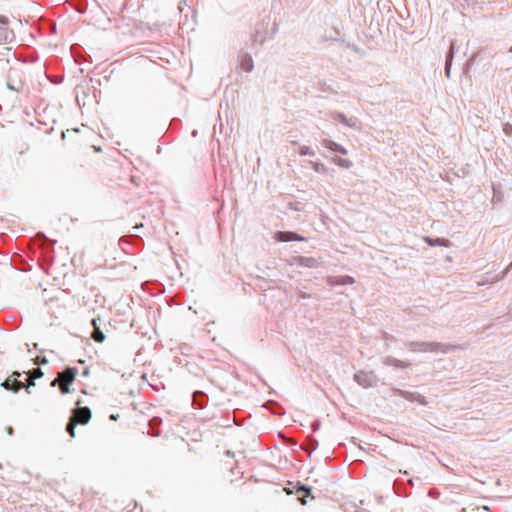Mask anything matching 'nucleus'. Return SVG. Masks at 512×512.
<instances>
[{"label": "nucleus", "mask_w": 512, "mask_h": 512, "mask_svg": "<svg viewBox=\"0 0 512 512\" xmlns=\"http://www.w3.org/2000/svg\"><path fill=\"white\" fill-rule=\"evenodd\" d=\"M405 346L412 352L447 353L458 348L456 345H446L439 342L409 341Z\"/></svg>", "instance_id": "f257e3e1"}, {"label": "nucleus", "mask_w": 512, "mask_h": 512, "mask_svg": "<svg viewBox=\"0 0 512 512\" xmlns=\"http://www.w3.org/2000/svg\"><path fill=\"white\" fill-rule=\"evenodd\" d=\"M76 375V368L67 367L57 374V377L51 382V386L59 385L60 392L67 394L70 392L69 386L74 382Z\"/></svg>", "instance_id": "f03ea898"}, {"label": "nucleus", "mask_w": 512, "mask_h": 512, "mask_svg": "<svg viewBox=\"0 0 512 512\" xmlns=\"http://www.w3.org/2000/svg\"><path fill=\"white\" fill-rule=\"evenodd\" d=\"M355 382L364 387L370 388L377 385L378 378L373 372L359 371L354 374Z\"/></svg>", "instance_id": "7ed1b4c3"}, {"label": "nucleus", "mask_w": 512, "mask_h": 512, "mask_svg": "<svg viewBox=\"0 0 512 512\" xmlns=\"http://www.w3.org/2000/svg\"><path fill=\"white\" fill-rule=\"evenodd\" d=\"M70 418L74 420L77 424L85 425L91 419V410L86 406H78L77 408L72 410Z\"/></svg>", "instance_id": "20e7f679"}, {"label": "nucleus", "mask_w": 512, "mask_h": 512, "mask_svg": "<svg viewBox=\"0 0 512 512\" xmlns=\"http://www.w3.org/2000/svg\"><path fill=\"white\" fill-rule=\"evenodd\" d=\"M393 392L396 395H398L410 402H418L419 404H421L423 406H426L428 404L426 398L418 392L405 391V390H401V389H397V388L393 389Z\"/></svg>", "instance_id": "39448f33"}, {"label": "nucleus", "mask_w": 512, "mask_h": 512, "mask_svg": "<svg viewBox=\"0 0 512 512\" xmlns=\"http://www.w3.org/2000/svg\"><path fill=\"white\" fill-rule=\"evenodd\" d=\"M14 34L8 27V20L4 17H0V45L9 43L12 41Z\"/></svg>", "instance_id": "423d86ee"}, {"label": "nucleus", "mask_w": 512, "mask_h": 512, "mask_svg": "<svg viewBox=\"0 0 512 512\" xmlns=\"http://www.w3.org/2000/svg\"><path fill=\"white\" fill-rule=\"evenodd\" d=\"M275 239L279 242L306 241V238L291 231H279L275 234Z\"/></svg>", "instance_id": "0eeeda50"}, {"label": "nucleus", "mask_w": 512, "mask_h": 512, "mask_svg": "<svg viewBox=\"0 0 512 512\" xmlns=\"http://www.w3.org/2000/svg\"><path fill=\"white\" fill-rule=\"evenodd\" d=\"M13 376L15 377L13 380L6 379L1 386L4 387L6 390H13L18 391L22 388H24V384L22 381H19L17 378L21 376L19 372H14Z\"/></svg>", "instance_id": "6e6552de"}, {"label": "nucleus", "mask_w": 512, "mask_h": 512, "mask_svg": "<svg viewBox=\"0 0 512 512\" xmlns=\"http://www.w3.org/2000/svg\"><path fill=\"white\" fill-rule=\"evenodd\" d=\"M354 282V278L348 275L328 277V284L330 286L348 285L353 284Z\"/></svg>", "instance_id": "1a4fd4ad"}, {"label": "nucleus", "mask_w": 512, "mask_h": 512, "mask_svg": "<svg viewBox=\"0 0 512 512\" xmlns=\"http://www.w3.org/2000/svg\"><path fill=\"white\" fill-rule=\"evenodd\" d=\"M321 144L323 147H325L333 152H338L342 155H346L348 153V151L345 147H343L342 145H340L330 139H323L321 141Z\"/></svg>", "instance_id": "9d476101"}, {"label": "nucleus", "mask_w": 512, "mask_h": 512, "mask_svg": "<svg viewBox=\"0 0 512 512\" xmlns=\"http://www.w3.org/2000/svg\"><path fill=\"white\" fill-rule=\"evenodd\" d=\"M382 363L385 366H393L395 368H401V369H404V368H407V367L410 366L409 362H404L402 360L396 359V358L391 357V356L384 357L382 359Z\"/></svg>", "instance_id": "9b49d317"}, {"label": "nucleus", "mask_w": 512, "mask_h": 512, "mask_svg": "<svg viewBox=\"0 0 512 512\" xmlns=\"http://www.w3.org/2000/svg\"><path fill=\"white\" fill-rule=\"evenodd\" d=\"M455 54V43L452 41L450 43L449 50L446 54V62H445V75L447 78H450L451 65Z\"/></svg>", "instance_id": "f8f14e48"}, {"label": "nucleus", "mask_w": 512, "mask_h": 512, "mask_svg": "<svg viewBox=\"0 0 512 512\" xmlns=\"http://www.w3.org/2000/svg\"><path fill=\"white\" fill-rule=\"evenodd\" d=\"M15 74H16L15 70H13L10 73L8 81H7V87H8V89L15 91V92L23 91L24 83L21 80H18V81L14 80L13 77Z\"/></svg>", "instance_id": "ddd939ff"}, {"label": "nucleus", "mask_w": 512, "mask_h": 512, "mask_svg": "<svg viewBox=\"0 0 512 512\" xmlns=\"http://www.w3.org/2000/svg\"><path fill=\"white\" fill-rule=\"evenodd\" d=\"M91 324L93 326V331L91 332V338L97 342L102 343L105 340V335L100 329V327L97 325V319H92Z\"/></svg>", "instance_id": "4468645a"}, {"label": "nucleus", "mask_w": 512, "mask_h": 512, "mask_svg": "<svg viewBox=\"0 0 512 512\" xmlns=\"http://www.w3.org/2000/svg\"><path fill=\"white\" fill-rule=\"evenodd\" d=\"M332 118L334 120H337L344 124L347 127H355L356 126V119L354 118H347L344 114L339 112H334L331 114Z\"/></svg>", "instance_id": "2eb2a0df"}, {"label": "nucleus", "mask_w": 512, "mask_h": 512, "mask_svg": "<svg viewBox=\"0 0 512 512\" xmlns=\"http://www.w3.org/2000/svg\"><path fill=\"white\" fill-rule=\"evenodd\" d=\"M193 402L198 406L199 409H202L208 403L207 395L202 391H195L193 393Z\"/></svg>", "instance_id": "dca6fc26"}, {"label": "nucleus", "mask_w": 512, "mask_h": 512, "mask_svg": "<svg viewBox=\"0 0 512 512\" xmlns=\"http://www.w3.org/2000/svg\"><path fill=\"white\" fill-rule=\"evenodd\" d=\"M424 241L429 246H432V247H434V246H444V247L451 246V242L448 239H444V238L424 237Z\"/></svg>", "instance_id": "f3484780"}, {"label": "nucleus", "mask_w": 512, "mask_h": 512, "mask_svg": "<svg viewBox=\"0 0 512 512\" xmlns=\"http://www.w3.org/2000/svg\"><path fill=\"white\" fill-rule=\"evenodd\" d=\"M240 66L245 72H251L254 68L252 57L249 54L242 55Z\"/></svg>", "instance_id": "a211bd4d"}, {"label": "nucleus", "mask_w": 512, "mask_h": 512, "mask_svg": "<svg viewBox=\"0 0 512 512\" xmlns=\"http://www.w3.org/2000/svg\"><path fill=\"white\" fill-rule=\"evenodd\" d=\"M312 168L314 169L315 172L317 173H320V174H328L330 171L331 172H335L334 169H330L328 168L327 166H325L323 163H320V162H314V161H309L308 162Z\"/></svg>", "instance_id": "6ab92c4d"}, {"label": "nucleus", "mask_w": 512, "mask_h": 512, "mask_svg": "<svg viewBox=\"0 0 512 512\" xmlns=\"http://www.w3.org/2000/svg\"><path fill=\"white\" fill-rule=\"evenodd\" d=\"M299 265L308 267V268H314L317 266V260L313 257H299Z\"/></svg>", "instance_id": "aec40b11"}, {"label": "nucleus", "mask_w": 512, "mask_h": 512, "mask_svg": "<svg viewBox=\"0 0 512 512\" xmlns=\"http://www.w3.org/2000/svg\"><path fill=\"white\" fill-rule=\"evenodd\" d=\"M333 163L338 165L339 167L349 169L353 166V162L349 159H344L340 157L333 158Z\"/></svg>", "instance_id": "412c9836"}, {"label": "nucleus", "mask_w": 512, "mask_h": 512, "mask_svg": "<svg viewBox=\"0 0 512 512\" xmlns=\"http://www.w3.org/2000/svg\"><path fill=\"white\" fill-rule=\"evenodd\" d=\"M512 269V262L509 264V266L504 270L502 271L500 274L496 275L494 278H492L489 282L490 285H493L501 280H503L507 274L509 273V271Z\"/></svg>", "instance_id": "4be33fe9"}, {"label": "nucleus", "mask_w": 512, "mask_h": 512, "mask_svg": "<svg viewBox=\"0 0 512 512\" xmlns=\"http://www.w3.org/2000/svg\"><path fill=\"white\" fill-rule=\"evenodd\" d=\"M78 425L74 420L69 418V421L66 425V432L70 435V437H75V427Z\"/></svg>", "instance_id": "5701e85b"}, {"label": "nucleus", "mask_w": 512, "mask_h": 512, "mask_svg": "<svg viewBox=\"0 0 512 512\" xmlns=\"http://www.w3.org/2000/svg\"><path fill=\"white\" fill-rule=\"evenodd\" d=\"M43 373L40 368H34L29 372V377L32 378V382L30 383V386H34V379L42 377Z\"/></svg>", "instance_id": "b1692460"}, {"label": "nucleus", "mask_w": 512, "mask_h": 512, "mask_svg": "<svg viewBox=\"0 0 512 512\" xmlns=\"http://www.w3.org/2000/svg\"><path fill=\"white\" fill-rule=\"evenodd\" d=\"M299 154L302 155V156H314L315 155V151L308 147V146H302L300 147V150H299Z\"/></svg>", "instance_id": "393cba45"}, {"label": "nucleus", "mask_w": 512, "mask_h": 512, "mask_svg": "<svg viewBox=\"0 0 512 512\" xmlns=\"http://www.w3.org/2000/svg\"><path fill=\"white\" fill-rule=\"evenodd\" d=\"M161 423V419L158 418V417H153L150 421H149V425L152 429H154L156 426H159V424Z\"/></svg>", "instance_id": "a878e982"}, {"label": "nucleus", "mask_w": 512, "mask_h": 512, "mask_svg": "<svg viewBox=\"0 0 512 512\" xmlns=\"http://www.w3.org/2000/svg\"><path fill=\"white\" fill-rule=\"evenodd\" d=\"M309 445H310L309 446L310 447L309 454H311V452L314 451L318 447V442L315 439L311 438L309 440Z\"/></svg>", "instance_id": "bb28decb"}, {"label": "nucleus", "mask_w": 512, "mask_h": 512, "mask_svg": "<svg viewBox=\"0 0 512 512\" xmlns=\"http://www.w3.org/2000/svg\"><path fill=\"white\" fill-rule=\"evenodd\" d=\"M503 131H504L505 134L510 135L512 133V125L505 124L504 128H503Z\"/></svg>", "instance_id": "cd10ccee"}, {"label": "nucleus", "mask_w": 512, "mask_h": 512, "mask_svg": "<svg viewBox=\"0 0 512 512\" xmlns=\"http://www.w3.org/2000/svg\"><path fill=\"white\" fill-rule=\"evenodd\" d=\"M319 427H320V422H319L318 420H317V421H314V422L312 423V430H313L314 432H316V431L319 429Z\"/></svg>", "instance_id": "c85d7f7f"}, {"label": "nucleus", "mask_w": 512, "mask_h": 512, "mask_svg": "<svg viewBox=\"0 0 512 512\" xmlns=\"http://www.w3.org/2000/svg\"><path fill=\"white\" fill-rule=\"evenodd\" d=\"M77 10L78 12L80 13H84L86 11V6L84 4H80L78 7H77Z\"/></svg>", "instance_id": "c756f323"}, {"label": "nucleus", "mask_w": 512, "mask_h": 512, "mask_svg": "<svg viewBox=\"0 0 512 512\" xmlns=\"http://www.w3.org/2000/svg\"><path fill=\"white\" fill-rule=\"evenodd\" d=\"M489 282H490V280H484V281L478 282V286L490 285Z\"/></svg>", "instance_id": "7c9ffc66"}, {"label": "nucleus", "mask_w": 512, "mask_h": 512, "mask_svg": "<svg viewBox=\"0 0 512 512\" xmlns=\"http://www.w3.org/2000/svg\"><path fill=\"white\" fill-rule=\"evenodd\" d=\"M302 490H303V491H305L307 494H308V493H310V489H309V488H307V487H304V486H303V487H302Z\"/></svg>", "instance_id": "2f4dec72"}, {"label": "nucleus", "mask_w": 512, "mask_h": 512, "mask_svg": "<svg viewBox=\"0 0 512 512\" xmlns=\"http://www.w3.org/2000/svg\"><path fill=\"white\" fill-rule=\"evenodd\" d=\"M8 433H9L10 435H12V433H13V429H12L11 427L8 429Z\"/></svg>", "instance_id": "473e14b6"}, {"label": "nucleus", "mask_w": 512, "mask_h": 512, "mask_svg": "<svg viewBox=\"0 0 512 512\" xmlns=\"http://www.w3.org/2000/svg\"><path fill=\"white\" fill-rule=\"evenodd\" d=\"M116 417H117V416H115V415H113V414L110 416V418H111L112 420H116Z\"/></svg>", "instance_id": "72a5a7b5"}, {"label": "nucleus", "mask_w": 512, "mask_h": 512, "mask_svg": "<svg viewBox=\"0 0 512 512\" xmlns=\"http://www.w3.org/2000/svg\"><path fill=\"white\" fill-rule=\"evenodd\" d=\"M152 435H153V436H158V435H159V432H158V431H157V432H153V434H152Z\"/></svg>", "instance_id": "f704fd0d"}, {"label": "nucleus", "mask_w": 512, "mask_h": 512, "mask_svg": "<svg viewBox=\"0 0 512 512\" xmlns=\"http://www.w3.org/2000/svg\"><path fill=\"white\" fill-rule=\"evenodd\" d=\"M196 134H197V132H196V131H193V132H192V135H193V136H196Z\"/></svg>", "instance_id": "c9c22d12"}, {"label": "nucleus", "mask_w": 512, "mask_h": 512, "mask_svg": "<svg viewBox=\"0 0 512 512\" xmlns=\"http://www.w3.org/2000/svg\"><path fill=\"white\" fill-rule=\"evenodd\" d=\"M41 362H42V363H46V359H45V358H44V359H41Z\"/></svg>", "instance_id": "e433bc0d"}, {"label": "nucleus", "mask_w": 512, "mask_h": 512, "mask_svg": "<svg viewBox=\"0 0 512 512\" xmlns=\"http://www.w3.org/2000/svg\"><path fill=\"white\" fill-rule=\"evenodd\" d=\"M41 362H42V363H46V359H45V358H44V359H41Z\"/></svg>", "instance_id": "4c0bfd02"}, {"label": "nucleus", "mask_w": 512, "mask_h": 512, "mask_svg": "<svg viewBox=\"0 0 512 512\" xmlns=\"http://www.w3.org/2000/svg\"><path fill=\"white\" fill-rule=\"evenodd\" d=\"M509 52H511V53H512V47L509 49Z\"/></svg>", "instance_id": "58836bf2"}]
</instances>
